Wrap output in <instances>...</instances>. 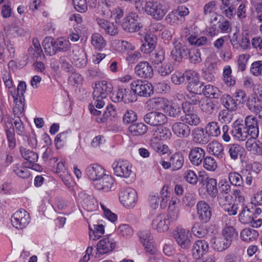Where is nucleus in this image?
Returning a JSON list of instances; mask_svg holds the SVG:
<instances>
[{"label": "nucleus", "instance_id": "1", "mask_svg": "<svg viewBox=\"0 0 262 262\" xmlns=\"http://www.w3.org/2000/svg\"><path fill=\"white\" fill-rule=\"evenodd\" d=\"M113 90L112 85L106 81L96 83L93 93V102L90 105L89 109L91 114L98 116L101 111L95 108H102L105 105V100Z\"/></svg>", "mask_w": 262, "mask_h": 262}, {"label": "nucleus", "instance_id": "2", "mask_svg": "<svg viewBox=\"0 0 262 262\" xmlns=\"http://www.w3.org/2000/svg\"><path fill=\"white\" fill-rule=\"evenodd\" d=\"M26 83L20 81L16 90L10 91V94L12 96L15 103L13 111L15 114H21L24 111L25 107L24 93L26 91Z\"/></svg>", "mask_w": 262, "mask_h": 262}, {"label": "nucleus", "instance_id": "3", "mask_svg": "<svg viewBox=\"0 0 262 262\" xmlns=\"http://www.w3.org/2000/svg\"><path fill=\"white\" fill-rule=\"evenodd\" d=\"M145 11L154 19L159 20L164 17L167 12V9L166 6L161 3L150 1L146 3Z\"/></svg>", "mask_w": 262, "mask_h": 262}, {"label": "nucleus", "instance_id": "4", "mask_svg": "<svg viewBox=\"0 0 262 262\" xmlns=\"http://www.w3.org/2000/svg\"><path fill=\"white\" fill-rule=\"evenodd\" d=\"M141 19L138 14L131 12L123 19L121 24L122 29L126 32L134 33L138 31L142 27Z\"/></svg>", "mask_w": 262, "mask_h": 262}, {"label": "nucleus", "instance_id": "5", "mask_svg": "<svg viewBox=\"0 0 262 262\" xmlns=\"http://www.w3.org/2000/svg\"><path fill=\"white\" fill-rule=\"evenodd\" d=\"M114 173L117 177L128 178L133 174L132 165L128 161L119 159L112 164Z\"/></svg>", "mask_w": 262, "mask_h": 262}, {"label": "nucleus", "instance_id": "6", "mask_svg": "<svg viewBox=\"0 0 262 262\" xmlns=\"http://www.w3.org/2000/svg\"><path fill=\"white\" fill-rule=\"evenodd\" d=\"M130 88L134 93L140 97H147L154 93V87L150 83L146 81L136 80L130 84Z\"/></svg>", "mask_w": 262, "mask_h": 262}, {"label": "nucleus", "instance_id": "7", "mask_svg": "<svg viewBox=\"0 0 262 262\" xmlns=\"http://www.w3.org/2000/svg\"><path fill=\"white\" fill-rule=\"evenodd\" d=\"M173 237L177 243L183 249H188L191 245V233L188 230L177 228L173 232Z\"/></svg>", "mask_w": 262, "mask_h": 262}, {"label": "nucleus", "instance_id": "8", "mask_svg": "<svg viewBox=\"0 0 262 262\" xmlns=\"http://www.w3.org/2000/svg\"><path fill=\"white\" fill-rule=\"evenodd\" d=\"M119 196L121 203L126 207L134 206L137 201V192L130 187L122 189Z\"/></svg>", "mask_w": 262, "mask_h": 262}, {"label": "nucleus", "instance_id": "9", "mask_svg": "<svg viewBox=\"0 0 262 262\" xmlns=\"http://www.w3.org/2000/svg\"><path fill=\"white\" fill-rule=\"evenodd\" d=\"M239 221L244 224H250L253 227L258 228L262 224L261 218L256 219L253 212L247 206L244 207L239 214Z\"/></svg>", "mask_w": 262, "mask_h": 262}, {"label": "nucleus", "instance_id": "10", "mask_svg": "<svg viewBox=\"0 0 262 262\" xmlns=\"http://www.w3.org/2000/svg\"><path fill=\"white\" fill-rule=\"evenodd\" d=\"M230 133L232 136L238 141H245L250 134L244 125L243 121L237 119L232 124Z\"/></svg>", "mask_w": 262, "mask_h": 262}, {"label": "nucleus", "instance_id": "11", "mask_svg": "<svg viewBox=\"0 0 262 262\" xmlns=\"http://www.w3.org/2000/svg\"><path fill=\"white\" fill-rule=\"evenodd\" d=\"M29 222V214L24 209L16 211L11 217L12 225L16 229H21L25 228Z\"/></svg>", "mask_w": 262, "mask_h": 262}, {"label": "nucleus", "instance_id": "12", "mask_svg": "<svg viewBox=\"0 0 262 262\" xmlns=\"http://www.w3.org/2000/svg\"><path fill=\"white\" fill-rule=\"evenodd\" d=\"M143 120L146 124L151 126H161L167 122V118L163 113L152 111L146 114Z\"/></svg>", "mask_w": 262, "mask_h": 262}, {"label": "nucleus", "instance_id": "13", "mask_svg": "<svg viewBox=\"0 0 262 262\" xmlns=\"http://www.w3.org/2000/svg\"><path fill=\"white\" fill-rule=\"evenodd\" d=\"M182 109L185 115L182 117V121L187 125L196 126L200 122V119L198 115L194 113L189 103H183Z\"/></svg>", "mask_w": 262, "mask_h": 262}, {"label": "nucleus", "instance_id": "14", "mask_svg": "<svg viewBox=\"0 0 262 262\" xmlns=\"http://www.w3.org/2000/svg\"><path fill=\"white\" fill-rule=\"evenodd\" d=\"M197 214L199 219L204 223L208 222L212 216L211 209L205 201H199L196 205Z\"/></svg>", "mask_w": 262, "mask_h": 262}, {"label": "nucleus", "instance_id": "15", "mask_svg": "<svg viewBox=\"0 0 262 262\" xmlns=\"http://www.w3.org/2000/svg\"><path fill=\"white\" fill-rule=\"evenodd\" d=\"M135 72L138 77L145 79L151 78L154 75L152 67L145 61L140 62L136 66Z\"/></svg>", "mask_w": 262, "mask_h": 262}, {"label": "nucleus", "instance_id": "16", "mask_svg": "<svg viewBox=\"0 0 262 262\" xmlns=\"http://www.w3.org/2000/svg\"><path fill=\"white\" fill-rule=\"evenodd\" d=\"M173 134L179 138H187L190 135V127L184 122H177L171 126Z\"/></svg>", "mask_w": 262, "mask_h": 262}, {"label": "nucleus", "instance_id": "17", "mask_svg": "<svg viewBox=\"0 0 262 262\" xmlns=\"http://www.w3.org/2000/svg\"><path fill=\"white\" fill-rule=\"evenodd\" d=\"M173 48L171 50L172 58L175 60L180 61L183 58H187L189 49L180 42L176 41L173 42Z\"/></svg>", "mask_w": 262, "mask_h": 262}, {"label": "nucleus", "instance_id": "18", "mask_svg": "<svg viewBox=\"0 0 262 262\" xmlns=\"http://www.w3.org/2000/svg\"><path fill=\"white\" fill-rule=\"evenodd\" d=\"M224 219L225 220V227L223 229L222 235L225 239H229L230 242L232 243L234 238L237 236V233L233 226L235 224V220L233 217H230L229 219V222H227L226 220L228 219V217L225 216Z\"/></svg>", "mask_w": 262, "mask_h": 262}, {"label": "nucleus", "instance_id": "19", "mask_svg": "<svg viewBox=\"0 0 262 262\" xmlns=\"http://www.w3.org/2000/svg\"><path fill=\"white\" fill-rule=\"evenodd\" d=\"M96 21L101 29L104 31L105 34L115 36L118 33V28L113 23L99 17L97 18Z\"/></svg>", "mask_w": 262, "mask_h": 262}, {"label": "nucleus", "instance_id": "20", "mask_svg": "<svg viewBox=\"0 0 262 262\" xmlns=\"http://www.w3.org/2000/svg\"><path fill=\"white\" fill-rule=\"evenodd\" d=\"M85 172L90 179L96 181L100 180V179L105 174L104 169L97 164L89 165L85 169Z\"/></svg>", "mask_w": 262, "mask_h": 262}, {"label": "nucleus", "instance_id": "21", "mask_svg": "<svg viewBox=\"0 0 262 262\" xmlns=\"http://www.w3.org/2000/svg\"><path fill=\"white\" fill-rule=\"evenodd\" d=\"M206 152L204 149L199 147L192 148L188 155L191 163L194 166H199L205 158Z\"/></svg>", "mask_w": 262, "mask_h": 262}, {"label": "nucleus", "instance_id": "22", "mask_svg": "<svg viewBox=\"0 0 262 262\" xmlns=\"http://www.w3.org/2000/svg\"><path fill=\"white\" fill-rule=\"evenodd\" d=\"M169 222L164 214L156 216L152 220V227L159 232L166 231L169 229Z\"/></svg>", "mask_w": 262, "mask_h": 262}, {"label": "nucleus", "instance_id": "23", "mask_svg": "<svg viewBox=\"0 0 262 262\" xmlns=\"http://www.w3.org/2000/svg\"><path fill=\"white\" fill-rule=\"evenodd\" d=\"M245 127L252 137L257 138L258 136L259 129L257 120L253 116H248L245 118L244 123Z\"/></svg>", "mask_w": 262, "mask_h": 262}, {"label": "nucleus", "instance_id": "24", "mask_svg": "<svg viewBox=\"0 0 262 262\" xmlns=\"http://www.w3.org/2000/svg\"><path fill=\"white\" fill-rule=\"evenodd\" d=\"M209 249L208 243L205 240L199 239L196 241L192 248V255L197 258L203 256Z\"/></svg>", "mask_w": 262, "mask_h": 262}, {"label": "nucleus", "instance_id": "25", "mask_svg": "<svg viewBox=\"0 0 262 262\" xmlns=\"http://www.w3.org/2000/svg\"><path fill=\"white\" fill-rule=\"evenodd\" d=\"M72 60V62L78 68H83L87 63L86 53L82 49H75L73 51Z\"/></svg>", "mask_w": 262, "mask_h": 262}, {"label": "nucleus", "instance_id": "26", "mask_svg": "<svg viewBox=\"0 0 262 262\" xmlns=\"http://www.w3.org/2000/svg\"><path fill=\"white\" fill-rule=\"evenodd\" d=\"M144 41L145 42L141 46L140 50L144 54H149L156 47L157 38L153 34H146L144 36Z\"/></svg>", "mask_w": 262, "mask_h": 262}, {"label": "nucleus", "instance_id": "27", "mask_svg": "<svg viewBox=\"0 0 262 262\" xmlns=\"http://www.w3.org/2000/svg\"><path fill=\"white\" fill-rule=\"evenodd\" d=\"M192 140L200 144H205L210 141V137L203 128H195L192 132Z\"/></svg>", "mask_w": 262, "mask_h": 262}, {"label": "nucleus", "instance_id": "28", "mask_svg": "<svg viewBox=\"0 0 262 262\" xmlns=\"http://www.w3.org/2000/svg\"><path fill=\"white\" fill-rule=\"evenodd\" d=\"M116 243L111 241L108 237L101 239L97 244V251L100 254L111 252L115 247Z\"/></svg>", "mask_w": 262, "mask_h": 262}, {"label": "nucleus", "instance_id": "29", "mask_svg": "<svg viewBox=\"0 0 262 262\" xmlns=\"http://www.w3.org/2000/svg\"><path fill=\"white\" fill-rule=\"evenodd\" d=\"M248 108L257 115L262 114L261 102L258 96L253 95L248 98L247 101Z\"/></svg>", "mask_w": 262, "mask_h": 262}, {"label": "nucleus", "instance_id": "30", "mask_svg": "<svg viewBox=\"0 0 262 262\" xmlns=\"http://www.w3.org/2000/svg\"><path fill=\"white\" fill-rule=\"evenodd\" d=\"M219 188L220 191V195L217 196L219 202L221 201H228L230 200L232 196L230 195L231 190L230 185L226 181L222 180L219 182Z\"/></svg>", "mask_w": 262, "mask_h": 262}, {"label": "nucleus", "instance_id": "31", "mask_svg": "<svg viewBox=\"0 0 262 262\" xmlns=\"http://www.w3.org/2000/svg\"><path fill=\"white\" fill-rule=\"evenodd\" d=\"M95 184L97 189L107 192L111 190L114 184V179L109 175L104 174L100 179L98 180Z\"/></svg>", "mask_w": 262, "mask_h": 262}, {"label": "nucleus", "instance_id": "32", "mask_svg": "<svg viewBox=\"0 0 262 262\" xmlns=\"http://www.w3.org/2000/svg\"><path fill=\"white\" fill-rule=\"evenodd\" d=\"M171 135V133L169 128L161 126L152 130V137L150 140L160 141L161 140L169 139Z\"/></svg>", "mask_w": 262, "mask_h": 262}, {"label": "nucleus", "instance_id": "33", "mask_svg": "<svg viewBox=\"0 0 262 262\" xmlns=\"http://www.w3.org/2000/svg\"><path fill=\"white\" fill-rule=\"evenodd\" d=\"M256 138L252 137L248 139L246 142V147L248 150L254 154L262 155V143L256 141Z\"/></svg>", "mask_w": 262, "mask_h": 262}, {"label": "nucleus", "instance_id": "34", "mask_svg": "<svg viewBox=\"0 0 262 262\" xmlns=\"http://www.w3.org/2000/svg\"><path fill=\"white\" fill-rule=\"evenodd\" d=\"M130 135L133 136H142L147 131V127L143 123H133L128 128Z\"/></svg>", "mask_w": 262, "mask_h": 262}, {"label": "nucleus", "instance_id": "35", "mask_svg": "<svg viewBox=\"0 0 262 262\" xmlns=\"http://www.w3.org/2000/svg\"><path fill=\"white\" fill-rule=\"evenodd\" d=\"M209 152L218 159H222L224 155V147L221 143L218 141H213L208 145Z\"/></svg>", "mask_w": 262, "mask_h": 262}, {"label": "nucleus", "instance_id": "36", "mask_svg": "<svg viewBox=\"0 0 262 262\" xmlns=\"http://www.w3.org/2000/svg\"><path fill=\"white\" fill-rule=\"evenodd\" d=\"M42 47L46 54L52 56L57 53V50L55 48V39L52 37H46L42 42Z\"/></svg>", "mask_w": 262, "mask_h": 262}, {"label": "nucleus", "instance_id": "37", "mask_svg": "<svg viewBox=\"0 0 262 262\" xmlns=\"http://www.w3.org/2000/svg\"><path fill=\"white\" fill-rule=\"evenodd\" d=\"M259 234L253 229L245 228L241 232V237L243 241L247 243L256 240Z\"/></svg>", "mask_w": 262, "mask_h": 262}, {"label": "nucleus", "instance_id": "38", "mask_svg": "<svg viewBox=\"0 0 262 262\" xmlns=\"http://www.w3.org/2000/svg\"><path fill=\"white\" fill-rule=\"evenodd\" d=\"M213 248L218 251H223L228 249L231 243L229 239H225L222 235L214 238Z\"/></svg>", "mask_w": 262, "mask_h": 262}, {"label": "nucleus", "instance_id": "39", "mask_svg": "<svg viewBox=\"0 0 262 262\" xmlns=\"http://www.w3.org/2000/svg\"><path fill=\"white\" fill-rule=\"evenodd\" d=\"M91 44L96 50L101 51L106 46V42L101 34L95 33L92 35Z\"/></svg>", "mask_w": 262, "mask_h": 262}, {"label": "nucleus", "instance_id": "40", "mask_svg": "<svg viewBox=\"0 0 262 262\" xmlns=\"http://www.w3.org/2000/svg\"><path fill=\"white\" fill-rule=\"evenodd\" d=\"M205 181L206 191L208 194L212 198H215L218 194L216 180L207 177Z\"/></svg>", "mask_w": 262, "mask_h": 262}, {"label": "nucleus", "instance_id": "41", "mask_svg": "<svg viewBox=\"0 0 262 262\" xmlns=\"http://www.w3.org/2000/svg\"><path fill=\"white\" fill-rule=\"evenodd\" d=\"M206 98H219L220 96V91L216 87L208 84L202 88V93Z\"/></svg>", "mask_w": 262, "mask_h": 262}, {"label": "nucleus", "instance_id": "42", "mask_svg": "<svg viewBox=\"0 0 262 262\" xmlns=\"http://www.w3.org/2000/svg\"><path fill=\"white\" fill-rule=\"evenodd\" d=\"M147 102L153 109L161 110L166 109L168 101L165 98L156 97L150 99Z\"/></svg>", "mask_w": 262, "mask_h": 262}, {"label": "nucleus", "instance_id": "43", "mask_svg": "<svg viewBox=\"0 0 262 262\" xmlns=\"http://www.w3.org/2000/svg\"><path fill=\"white\" fill-rule=\"evenodd\" d=\"M19 151L22 157L28 161L30 164L36 162L38 160V156L37 153L24 147L19 148Z\"/></svg>", "mask_w": 262, "mask_h": 262}, {"label": "nucleus", "instance_id": "44", "mask_svg": "<svg viewBox=\"0 0 262 262\" xmlns=\"http://www.w3.org/2000/svg\"><path fill=\"white\" fill-rule=\"evenodd\" d=\"M205 130L209 137H217L221 134L220 126L218 122L216 121H211L207 124Z\"/></svg>", "mask_w": 262, "mask_h": 262}, {"label": "nucleus", "instance_id": "45", "mask_svg": "<svg viewBox=\"0 0 262 262\" xmlns=\"http://www.w3.org/2000/svg\"><path fill=\"white\" fill-rule=\"evenodd\" d=\"M215 104L210 99L204 98L200 105L201 110L208 115H211L215 110Z\"/></svg>", "mask_w": 262, "mask_h": 262}, {"label": "nucleus", "instance_id": "46", "mask_svg": "<svg viewBox=\"0 0 262 262\" xmlns=\"http://www.w3.org/2000/svg\"><path fill=\"white\" fill-rule=\"evenodd\" d=\"M112 5V4L107 0H100L98 6L100 14L106 18L109 17L111 14Z\"/></svg>", "mask_w": 262, "mask_h": 262}, {"label": "nucleus", "instance_id": "47", "mask_svg": "<svg viewBox=\"0 0 262 262\" xmlns=\"http://www.w3.org/2000/svg\"><path fill=\"white\" fill-rule=\"evenodd\" d=\"M55 48L57 52H66L71 48V43L69 40L63 37H60L55 40Z\"/></svg>", "mask_w": 262, "mask_h": 262}, {"label": "nucleus", "instance_id": "48", "mask_svg": "<svg viewBox=\"0 0 262 262\" xmlns=\"http://www.w3.org/2000/svg\"><path fill=\"white\" fill-rule=\"evenodd\" d=\"M244 148L239 144H233L228 146V153L231 159L236 160L238 159V156L244 152Z\"/></svg>", "mask_w": 262, "mask_h": 262}, {"label": "nucleus", "instance_id": "49", "mask_svg": "<svg viewBox=\"0 0 262 262\" xmlns=\"http://www.w3.org/2000/svg\"><path fill=\"white\" fill-rule=\"evenodd\" d=\"M170 161L173 169L178 170L182 167L184 164V157L182 154L176 152L171 156Z\"/></svg>", "mask_w": 262, "mask_h": 262}, {"label": "nucleus", "instance_id": "50", "mask_svg": "<svg viewBox=\"0 0 262 262\" xmlns=\"http://www.w3.org/2000/svg\"><path fill=\"white\" fill-rule=\"evenodd\" d=\"M181 109L177 103H172L169 105L167 104L165 112L169 116L177 118L181 115Z\"/></svg>", "mask_w": 262, "mask_h": 262}, {"label": "nucleus", "instance_id": "51", "mask_svg": "<svg viewBox=\"0 0 262 262\" xmlns=\"http://www.w3.org/2000/svg\"><path fill=\"white\" fill-rule=\"evenodd\" d=\"M122 93H123L122 96L123 97L122 101L125 103H133L137 100L136 95L132 89L122 88Z\"/></svg>", "mask_w": 262, "mask_h": 262}, {"label": "nucleus", "instance_id": "52", "mask_svg": "<svg viewBox=\"0 0 262 262\" xmlns=\"http://www.w3.org/2000/svg\"><path fill=\"white\" fill-rule=\"evenodd\" d=\"M187 101L184 103H189V106L191 105H200L204 97L202 94L189 92L186 96Z\"/></svg>", "mask_w": 262, "mask_h": 262}, {"label": "nucleus", "instance_id": "53", "mask_svg": "<svg viewBox=\"0 0 262 262\" xmlns=\"http://www.w3.org/2000/svg\"><path fill=\"white\" fill-rule=\"evenodd\" d=\"M221 102L223 105L230 111H234L236 108V103L232 97L229 95L225 94L222 96Z\"/></svg>", "mask_w": 262, "mask_h": 262}, {"label": "nucleus", "instance_id": "54", "mask_svg": "<svg viewBox=\"0 0 262 262\" xmlns=\"http://www.w3.org/2000/svg\"><path fill=\"white\" fill-rule=\"evenodd\" d=\"M229 200L228 201H221L219 202L222 208L225 211L227 212L230 215H234L237 214L238 210L237 205L229 203Z\"/></svg>", "mask_w": 262, "mask_h": 262}, {"label": "nucleus", "instance_id": "55", "mask_svg": "<svg viewBox=\"0 0 262 262\" xmlns=\"http://www.w3.org/2000/svg\"><path fill=\"white\" fill-rule=\"evenodd\" d=\"M203 86V83L200 81L198 78L197 80L189 82L187 85V89L189 92L202 94Z\"/></svg>", "mask_w": 262, "mask_h": 262}, {"label": "nucleus", "instance_id": "56", "mask_svg": "<svg viewBox=\"0 0 262 262\" xmlns=\"http://www.w3.org/2000/svg\"><path fill=\"white\" fill-rule=\"evenodd\" d=\"M233 195L234 200L233 204L237 205V209H243L245 207V199L243 194L239 190L236 189L233 191Z\"/></svg>", "mask_w": 262, "mask_h": 262}, {"label": "nucleus", "instance_id": "57", "mask_svg": "<svg viewBox=\"0 0 262 262\" xmlns=\"http://www.w3.org/2000/svg\"><path fill=\"white\" fill-rule=\"evenodd\" d=\"M203 167L208 171H214L217 167L216 160L211 156H207L203 160Z\"/></svg>", "mask_w": 262, "mask_h": 262}, {"label": "nucleus", "instance_id": "58", "mask_svg": "<svg viewBox=\"0 0 262 262\" xmlns=\"http://www.w3.org/2000/svg\"><path fill=\"white\" fill-rule=\"evenodd\" d=\"M117 232L120 236L127 238L133 235V230L130 225L122 224L118 228Z\"/></svg>", "mask_w": 262, "mask_h": 262}, {"label": "nucleus", "instance_id": "59", "mask_svg": "<svg viewBox=\"0 0 262 262\" xmlns=\"http://www.w3.org/2000/svg\"><path fill=\"white\" fill-rule=\"evenodd\" d=\"M187 57H188L189 62L192 64H196L202 61L201 52L196 49H189Z\"/></svg>", "mask_w": 262, "mask_h": 262}, {"label": "nucleus", "instance_id": "60", "mask_svg": "<svg viewBox=\"0 0 262 262\" xmlns=\"http://www.w3.org/2000/svg\"><path fill=\"white\" fill-rule=\"evenodd\" d=\"M228 178L231 184L236 186H242L244 184L242 176L236 172H231L228 174Z\"/></svg>", "mask_w": 262, "mask_h": 262}, {"label": "nucleus", "instance_id": "61", "mask_svg": "<svg viewBox=\"0 0 262 262\" xmlns=\"http://www.w3.org/2000/svg\"><path fill=\"white\" fill-rule=\"evenodd\" d=\"M150 145L151 147L157 152L160 154H164L167 152L168 146L162 144L160 141L150 140Z\"/></svg>", "mask_w": 262, "mask_h": 262}, {"label": "nucleus", "instance_id": "62", "mask_svg": "<svg viewBox=\"0 0 262 262\" xmlns=\"http://www.w3.org/2000/svg\"><path fill=\"white\" fill-rule=\"evenodd\" d=\"M191 232L194 236L199 238L204 237L207 234L206 230L199 223L194 224L191 228Z\"/></svg>", "mask_w": 262, "mask_h": 262}, {"label": "nucleus", "instance_id": "63", "mask_svg": "<svg viewBox=\"0 0 262 262\" xmlns=\"http://www.w3.org/2000/svg\"><path fill=\"white\" fill-rule=\"evenodd\" d=\"M165 59V52L162 49H160L156 51L154 54V56L151 58L152 63L156 66L160 64Z\"/></svg>", "mask_w": 262, "mask_h": 262}, {"label": "nucleus", "instance_id": "64", "mask_svg": "<svg viewBox=\"0 0 262 262\" xmlns=\"http://www.w3.org/2000/svg\"><path fill=\"white\" fill-rule=\"evenodd\" d=\"M137 119L136 113L133 110H127L124 114L123 122L124 124H128L134 123Z\"/></svg>", "mask_w": 262, "mask_h": 262}]
</instances>
